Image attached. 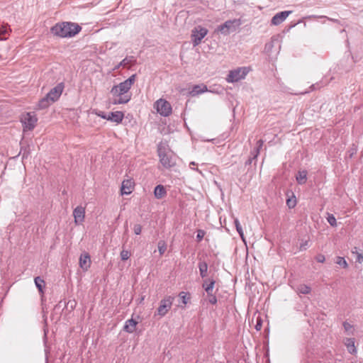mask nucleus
Returning a JSON list of instances; mask_svg holds the SVG:
<instances>
[{
	"label": "nucleus",
	"instance_id": "obj_3",
	"mask_svg": "<svg viewBox=\"0 0 363 363\" xmlns=\"http://www.w3.org/2000/svg\"><path fill=\"white\" fill-rule=\"evenodd\" d=\"M242 23L240 18H234L226 21L224 23L219 25L216 29V32H219L224 35H229L235 32Z\"/></svg>",
	"mask_w": 363,
	"mask_h": 363
},
{
	"label": "nucleus",
	"instance_id": "obj_46",
	"mask_svg": "<svg viewBox=\"0 0 363 363\" xmlns=\"http://www.w3.org/2000/svg\"><path fill=\"white\" fill-rule=\"evenodd\" d=\"M262 326V320L260 318H257V323H256V325H255V329H256L257 331H259V330H261Z\"/></svg>",
	"mask_w": 363,
	"mask_h": 363
},
{
	"label": "nucleus",
	"instance_id": "obj_40",
	"mask_svg": "<svg viewBox=\"0 0 363 363\" xmlns=\"http://www.w3.org/2000/svg\"><path fill=\"white\" fill-rule=\"evenodd\" d=\"M133 230L135 235H140L142 232V226L140 224H135Z\"/></svg>",
	"mask_w": 363,
	"mask_h": 363
},
{
	"label": "nucleus",
	"instance_id": "obj_49",
	"mask_svg": "<svg viewBox=\"0 0 363 363\" xmlns=\"http://www.w3.org/2000/svg\"><path fill=\"white\" fill-rule=\"evenodd\" d=\"M249 312H250V301L248 302L247 307V314L249 313Z\"/></svg>",
	"mask_w": 363,
	"mask_h": 363
},
{
	"label": "nucleus",
	"instance_id": "obj_36",
	"mask_svg": "<svg viewBox=\"0 0 363 363\" xmlns=\"http://www.w3.org/2000/svg\"><path fill=\"white\" fill-rule=\"evenodd\" d=\"M326 18L330 21H332V22H334V23H340L339 20H337V19L329 18V17H327V16H310L306 17V18Z\"/></svg>",
	"mask_w": 363,
	"mask_h": 363
},
{
	"label": "nucleus",
	"instance_id": "obj_35",
	"mask_svg": "<svg viewBox=\"0 0 363 363\" xmlns=\"http://www.w3.org/2000/svg\"><path fill=\"white\" fill-rule=\"evenodd\" d=\"M336 263L337 264L342 266L345 269L348 267V264H347L346 260L343 257H337V260Z\"/></svg>",
	"mask_w": 363,
	"mask_h": 363
},
{
	"label": "nucleus",
	"instance_id": "obj_42",
	"mask_svg": "<svg viewBox=\"0 0 363 363\" xmlns=\"http://www.w3.org/2000/svg\"><path fill=\"white\" fill-rule=\"evenodd\" d=\"M342 325H343V328H344L345 332H349L353 328V326L347 321L343 322Z\"/></svg>",
	"mask_w": 363,
	"mask_h": 363
},
{
	"label": "nucleus",
	"instance_id": "obj_48",
	"mask_svg": "<svg viewBox=\"0 0 363 363\" xmlns=\"http://www.w3.org/2000/svg\"><path fill=\"white\" fill-rule=\"evenodd\" d=\"M307 245H308V242L306 241L304 244H302V245H301V249H304V250H306V246H307Z\"/></svg>",
	"mask_w": 363,
	"mask_h": 363
},
{
	"label": "nucleus",
	"instance_id": "obj_30",
	"mask_svg": "<svg viewBox=\"0 0 363 363\" xmlns=\"http://www.w3.org/2000/svg\"><path fill=\"white\" fill-rule=\"evenodd\" d=\"M135 62V60L134 59V57H133V56L129 57H125L121 62L120 66L126 67L128 65H131V64L134 63Z\"/></svg>",
	"mask_w": 363,
	"mask_h": 363
},
{
	"label": "nucleus",
	"instance_id": "obj_8",
	"mask_svg": "<svg viewBox=\"0 0 363 363\" xmlns=\"http://www.w3.org/2000/svg\"><path fill=\"white\" fill-rule=\"evenodd\" d=\"M157 111L163 116H169L172 113V106L165 99H160L155 104Z\"/></svg>",
	"mask_w": 363,
	"mask_h": 363
},
{
	"label": "nucleus",
	"instance_id": "obj_15",
	"mask_svg": "<svg viewBox=\"0 0 363 363\" xmlns=\"http://www.w3.org/2000/svg\"><path fill=\"white\" fill-rule=\"evenodd\" d=\"M124 118V113L122 111H115L111 112L108 115L107 120L111 121L112 122H115L116 123H120L122 122Z\"/></svg>",
	"mask_w": 363,
	"mask_h": 363
},
{
	"label": "nucleus",
	"instance_id": "obj_11",
	"mask_svg": "<svg viewBox=\"0 0 363 363\" xmlns=\"http://www.w3.org/2000/svg\"><path fill=\"white\" fill-rule=\"evenodd\" d=\"M135 74L131 75L128 79L123 81V82H121L119 84L116 85L121 91H123V93H126L127 94H130L129 93V90L130 89L132 85L134 84L135 81Z\"/></svg>",
	"mask_w": 363,
	"mask_h": 363
},
{
	"label": "nucleus",
	"instance_id": "obj_25",
	"mask_svg": "<svg viewBox=\"0 0 363 363\" xmlns=\"http://www.w3.org/2000/svg\"><path fill=\"white\" fill-rule=\"evenodd\" d=\"M35 284L38 289L39 292L43 294L44 293L45 281L40 277H36L34 279Z\"/></svg>",
	"mask_w": 363,
	"mask_h": 363
},
{
	"label": "nucleus",
	"instance_id": "obj_10",
	"mask_svg": "<svg viewBox=\"0 0 363 363\" xmlns=\"http://www.w3.org/2000/svg\"><path fill=\"white\" fill-rule=\"evenodd\" d=\"M64 89L63 83L58 84L56 86L51 89L50 91L46 94L47 98L53 103L58 100Z\"/></svg>",
	"mask_w": 363,
	"mask_h": 363
},
{
	"label": "nucleus",
	"instance_id": "obj_12",
	"mask_svg": "<svg viewBox=\"0 0 363 363\" xmlns=\"http://www.w3.org/2000/svg\"><path fill=\"white\" fill-rule=\"evenodd\" d=\"M73 216L76 225L82 224L84 220L85 208L82 206H77L73 211Z\"/></svg>",
	"mask_w": 363,
	"mask_h": 363
},
{
	"label": "nucleus",
	"instance_id": "obj_22",
	"mask_svg": "<svg viewBox=\"0 0 363 363\" xmlns=\"http://www.w3.org/2000/svg\"><path fill=\"white\" fill-rule=\"evenodd\" d=\"M167 194L165 188L162 184H158L154 190V195L156 199H161Z\"/></svg>",
	"mask_w": 363,
	"mask_h": 363
},
{
	"label": "nucleus",
	"instance_id": "obj_31",
	"mask_svg": "<svg viewBox=\"0 0 363 363\" xmlns=\"http://www.w3.org/2000/svg\"><path fill=\"white\" fill-rule=\"evenodd\" d=\"M158 250H159L160 255H162L165 252V251L167 250V245H166V243L163 240L159 241Z\"/></svg>",
	"mask_w": 363,
	"mask_h": 363
},
{
	"label": "nucleus",
	"instance_id": "obj_43",
	"mask_svg": "<svg viewBox=\"0 0 363 363\" xmlns=\"http://www.w3.org/2000/svg\"><path fill=\"white\" fill-rule=\"evenodd\" d=\"M235 225L238 233L243 232L242 226L238 219L235 220Z\"/></svg>",
	"mask_w": 363,
	"mask_h": 363
},
{
	"label": "nucleus",
	"instance_id": "obj_24",
	"mask_svg": "<svg viewBox=\"0 0 363 363\" xmlns=\"http://www.w3.org/2000/svg\"><path fill=\"white\" fill-rule=\"evenodd\" d=\"M296 181L299 184H304L307 180V171H299L296 175Z\"/></svg>",
	"mask_w": 363,
	"mask_h": 363
},
{
	"label": "nucleus",
	"instance_id": "obj_53",
	"mask_svg": "<svg viewBox=\"0 0 363 363\" xmlns=\"http://www.w3.org/2000/svg\"><path fill=\"white\" fill-rule=\"evenodd\" d=\"M308 91L302 92L301 94H307Z\"/></svg>",
	"mask_w": 363,
	"mask_h": 363
},
{
	"label": "nucleus",
	"instance_id": "obj_29",
	"mask_svg": "<svg viewBox=\"0 0 363 363\" xmlns=\"http://www.w3.org/2000/svg\"><path fill=\"white\" fill-rule=\"evenodd\" d=\"M262 146H263V140H259L257 142L256 147L255 148V155L253 156V159H255L258 156V155L259 154V151L262 149ZM252 160V158H251V161Z\"/></svg>",
	"mask_w": 363,
	"mask_h": 363
},
{
	"label": "nucleus",
	"instance_id": "obj_20",
	"mask_svg": "<svg viewBox=\"0 0 363 363\" xmlns=\"http://www.w3.org/2000/svg\"><path fill=\"white\" fill-rule=\"evenodd\" d=\"M199 274L202 279L206 278L208 276V264L206 261L200 259L198 263Z\"/></svg>",
	"mask_w": 363,
	"mask_h": 363
},
{
	"label": "nucleus",
	"instance_id": "obj_4",
	"mask_svg": "<svg viewBox=\"0 0 363 363\" xmlns=\"http://www.w3.org/2000/svg\"><path fill=\"white\" fill-rule=\"evenodd\" d=\"M110 93L113 96L111 103L114 105L127 104L131 99V94L121 91L117 86H113Z\"/></svg>",
	"mask_w": 363,
	"mask_h": 363
},
{
	"label": "nucleus",
	"instance_id": "obj_52",
	"mask_svg": "<svg viewBox=\"0 0 363 363\" xmlns=\"http://www.w3.org/2000/svg\"><path fill=\"white\" fill-rule=\"evenodd\" d=\"M190 164L194 165L195 162H192L190 163Z\"/></svg>",
	"mask_w": 363,
	"mask_h": 363
},
{
	"label": "nucleus",
	"instance_id": "obj_39",
	"mask_svg": "<svg viewBox=\"0 0 363 363\" xmlns=\"http://www.w3.org/2000/svg\"><path fill=\"white\" fill-rule=\"evenodd\" d=\"M208 296V301L211 304H216L217 303V298L216 296L213 294H207Z\"/></svg>",
	"mask_w": 363,
	"mask_h": 363
},
{
	"label": "nucleus",
	"instance_id": "obj_21",
	"mask_svg": "<svg viewBox=\"0 0 363 363\" xmlns=\"http://www.w3.org/2000/svg\"><path fill=\"white\" fill-rule=\"evenodd\" d=\"M208 91V88L206 85L201 84V85H194L191 89V91L189 92V94L192 96H195L196 95H199L200 94H203L204 92H206Z\"/></svg>",
	"mask_w": 363,
	"mask_h": 363
},
{
	"label": "nucleus",
	"instance_id": "obj_51",
	"mask_svg": "<svg viewBox=\"0 0 363 363\" xmlns=\"http://www.w3.org/2000/svg\"><path fill=\"white\" fill-rule=\"evenodd\" d=\"M311 89H315V84H313V85L311 86Z\"/></svg>",
	"mask_w": 363,
	"mask_h": 363
},
{
	"label": "nucleus",
	"instance_id": "obj_23",
	"mask_svg": "<svg viewBox=\"0 0 363 363\" xmlns=\"http://www.w3.org/2000/svg\"><path fill=\"white\" fill-rule=\"evenodd\" d=\"M345 344L347 348L348 352L350 354L356 353L357 350H356V347L354 345V338H347Z\"/></svg>",
	"mask_w": 363,
	"mask_h": 363
},
{
	"label": "nucleus",
	"instance_id": "obj_33",
	"mask_svg": "<svg viewBox=\"0 0 363 363\" xmlns=\"http://www.w3.org/2000/svg\"><path fill=\"white\" fill-rule=\"evenodd\" d=\"M327 220L331 226L335 227L337 225L336 218L333 214H328Z\"/></svg>",
	"mask_w": 363,
	"mask_h": 363
},
{
	"label": "nucleus",
	"instance_id": "obj_16",
	"mask_svg": "<svg viewBox=\"0 0 363 363\" xmlns=\"http://www.w3.org/2000/svg\"><path fill=\"white\" fill-rule=\"evenodd\" d=\"M133 189V182L130 179L124 180L122 182L121 188V194H130L132 192Z\"/></svg>",
	"mask_w": 363,
	"mask_h": 363
},
{
	"label": "nucleus",
	"instance_id": "obj_34",
	"mask_svg": "<svg viewBox=\"0 0 363 363\" xmlns=\"http://www.w3.org/2000/svg\"><path fill=\"white\" fill-rule=\"evenodd\" d=\"M130 252L128 250H123L121 252V258L123 261H125L129 259Z\"/></svg>",
	"mask_w": 363,
	"mask_h": 363
},
{
	"label": "nucleus",
	"instance_id": "obj_13",
	"mask_svg": "<svg viewBox=\"0 0 363 363\" xmlns=\"http://www.w3.org/2000/svg\"><path fill=\"white\" fill-rule=\"evenodd\" d=\"M291 13L292 11H284L277 13L272 17L271 23L274 26L281 24Z\"/></svg>",
	"mask_w": 363,
	"mask_h": 363
},
{
	"label": "nucleus",
	"instance_id": "obj_32",
	"mask_svg": "<svg viewBox=\"0 0 363 363\" xmlns=\"http://www.w3.org/2000/svg\"><path fill=\"white\" fill-rule=\"evenodd\" d=\"M196 233H197L196 241L198 242H200L203 240V237L205 236L206 232L203 230L199 229V230H197Z\"/></svg>",
	"mask_w": 363,
	"mask_h": 363
},
{
	"label": "nucleus",
	"instance_id": "obj_47",
	"mask_svg": "<svg viewBox=\"0 0 363 363\" xmlns=\"http://www.w3.org/2000/svg\"><path fill=\"white\" fill-rule=\"evenodd\" d=\"M96 114L98 116L107 120L108 116L104 111L96 112Z\"/></svg>",
	"mask_w": 363,
	"mask_h": 363
},
{
	"label": "nucleus",
	"instance_id": "obj_27",
	"mask_svg": "<svg viewBox=\"0 0 363 363\" xmlns=\"http://www.w3.org/2000/svg\"><path fill=\"white\" fill-rule=\"evenodd\" d=\"M311 291V287L305 284H301L297 288V291L302 294H308Z\"/></svg>",
	"mask_w": 363,
	"mask_h": 363
},
{
	"label": "nucleus",
	"instance_id": "obj_6",
	"mask_svg": "<svg viewBox=\"0 0 363 363\" xmlns=\"http://www.w3.org/2000/svg\"><path fill=\"white\" fill-rule=\"evenodd\" d=\"M208 30L207 28L201 26H196L191 34V42L194 46L199 45L202 39L207 35Z\"/></svg>",
	"mask_w": 363,
	"mask_h": 363
},
{
	"label": "nucleus",
	"instance_id": "obj_9",
	"mask_svg": "<svg viewBox=\"0 0 363 363\" xmlns=\"http://www.w3.org/2000/svg\"><path fill=\"white\" fill-rule=\"evenodd\" d=\"M38 119L35 114L27 113L21 118V122L23 125V130H32L36 125Z\"/></svg>",
	"mask_w": 363,
	"mask_h": 363
},
{
	"label": "nucleus",
	"instance_id": "obj_50",
	"mask_svg": "<svg viewBox=\"0 0 363 363\" xmlns=\"http://www.w3.org/2000/svg\"><path fill=\"white\" fill-rule=\"evenodd\" d=\"M250 164V158L245 161V164Z\"/></svg>",
	"mask_w": 363,
	"mask_h": 363
},
{
	"label": "nucleus",
	"instance_id": "obj_45",
	"mask_svg": "<svg viewBox=\"0 0 363 363\" xmlns=\"http://www.w3.org/2000/svg\"><path fill=\"white\" fill-rule=\"evenodd\" d=\"M352 253H354V252H352ZM357 255L356 262L359 263H362L363 262V255L362 253H359L357 252H355Z\"/></svg>",
	"mask_w": 363,
	"mask_h": 363
},
{
	"label": "nucleus",
	"instance_id": "obj_37",
	"mask_svg": "<svg viewBox=\"0 0 363 363\" xmlns=\"http://www.w3.org/2000/svg\"><path fill=\"white\" fill-rule=\"evenodd\" d=\"M286 205L288 206V207H289V208H294V207H295V206L296 205V199H295V198H294V199H293V198H291V199H288L286 200Z\"/></svg>",
	"mask_w": 363,
	"mask_h": 363
},
{
	"label": "nucleus",
	"instance_id": "obj_2",
	"mask_svg": "<svg viewBox=\"0 0 363 363\" xmlns=\"http://www.w3.org/2000/svg\"><path fill=\"white\" fill-rule=\"evenodd\" d=\"M157 151L160 162L164 168L169 169L175 165L176 162L172 153L167 151L166 147L162 143L158 144Z\"/></svg>",
	"mask_w": 363,
	"mask_h": 363
},
{
	"label": "nucleus",
	"instance_id": "obj_14",
	"mask_svg": "<svg viewBox=\"0 0 363 363\" xmlns=\"http://www.w3.org/2000/svg\"><path fill=\"white\" fill-rule=\"evenodd\" d=\"M79 267L86 272L91 266V257L88 252L81 254L79 260Z\"/></svg>",
	"mask_w": 363,
	"mask_h": 363
},
{
	"label": "nucleus",
	"instance_id": "obj_38",
	"mask_svg": "<svg viewBox=\"0 0 363 363\" xmlns=\"http://www.w3.org/2000/svg\"><path fill=\"white\" fill-rule=\"evenodd\" d=\"M179 296L182 298V303L184 304H186L188 300L189 299V296H187V294L182 291L179 294Z\"/></svg>",
	"mask_w": 363,
	"mask_h": 363
},
{
	"label": "nucleus",
	"instance_id": "obj_18",
	"mask_svg": "<svg viewBox=\"0 0 363 363\" xmlns=\"http://www.w3.org/2000/svg\"><path fill=\"white\" fill-rule=\"evenodd\" d=\"M216 281L213 278H208L203 281L202 284L203 288L205 289L207 294H211L214 288Z\"/></svg>",
	"mask_w": 363,
	"mask_h": 363
},
{
	"label": "nucleus",
	"instance_id": "obj_19",
	"mask_svg": "<svg viewBox=\"0 0 363 363\" xmlns=\"http://www.w3.org/2000/svg\"><path fill=\"white\" fill-rule=\"evenodd\" d=\"M137 324H138V322L135 320H134L133 318L128 319L125 323L123 330H124V331H125L128 333H133L136 329Z\"/></svg>",
	"mask_w": 363,
	"mask_h": 363
},
{
	"label": "nucleus",
	"instance_id": "obj_26",
	"mask_svg": "<svg viewBox=\"0 0 363 363\" xmlns=\"http://www.w3.org/2000/svg\"><path fill=\"white\" fill-rule=\"evenodd\" d=\"M52 103L53 102L50 101V99L48 98H47V96H45V97H43L42 99H40L39 101L38 106L39 109H44V108H48V106H50V104Z\"/></svg>",
	"mask_w": 363,
	"mask_h": 363
},
{
	"label": "nucleus",
	"instance_id": "obj_41",
	"mask_svg": "<svg viewBox=\"0 0 363 363\" xmlns=\"http://www.w3.org/2000/svg\"><path fill=\"white\" fill-rule=\"evenodd\" d=\"M240 238H242L243 242L245 243V247H246V261L247 260V257H248V247H247V242H246V240L245 238V236H244V233L242 232V233H239Z\"/></svg>",
	"mask_w": 363,
	"mask_h": 363
},
{
	"label": "nucleus",
	"instance_id": "obj_17",
	"mask_svg": "<svg viewBox=\"0 0 363 363\" xmlns=\"http://www.w3.org/2000/svg\"><path fill=\"white\" fill-rule=\"evenodd\" d=\"M278 43L277 40L276 39H272L271 41L268 42L265 44L264 46V51L267 54L269 55H272L273 53L275 52V54L279 52V50L280 48V45H279L278 48L275 50V51L273 50L274 48V44Z\"/></svg>",
	"mask_w": 363,
	"mask_h": 363
},
{
	"label": "nucleus",
	"instance_id": "obj_7",
	"mask_svg": "<svg viewBox=\"0 0 363 363\" xmlns=\"http://www.w3.org/2000/svg\"><path fill=\"white\" fill-rule=\"evenodd\" d=\"M174 301V297L169 296L160 301L159 307L157 310V313L155 315H158L160 317L164 316L168 311L171 309L172 303Z\"/></svg>",
	"mask_w": 363,
	"mask_h": 363
},
{
	"label": "nucleus",
	"instance_id": "obj_5",
	"mask_svg": "<svg viewBox=\"0 0 363 363\" xmlns=\"http://www.w3.org/2000/svg\"><path fill=\"white\" fill-rule=\"evenodd\" d=\"M250 71V67H242L230 70L226 77V81L229 83L237 82L244 79Z\"/></svg>",
	"mask_w": 363,
	"mask_h": 363
},
{
	"label": "nucleus",
	"instance_id": "obj_28",
	"mask_svg": "<svg viewBox=\"0 0 363 363\" xmlns=\"http://www.w3.org/2000/svg\"><path fill=\"white\" fill-rule=\"evenodd\" d=\"M9 28L7 26L0 25V40H4L6 39L5 35L9 33Z\"/></svg>",
	"mask_w": 363,
	"mask_h": 363
},
{
	"label": "nucleus",
	"instance_id": "obj_1",
	"mask_svg": "<svg viewBox=\"0 0 363 363\" xmlns=\"http://www.w3.org/2000/svg\"><path fill=\"white\" fill-rule=\"evenodd\" d=\"M82 30V27L72 22L57 23L53 26L50 31L51 33L60 38H72L79 33Z\"/></svg>",
	"mask_w": 363,
	"mask_h": 363
},
{
	"label": "nucleus",
	"instance_id": "obj_44",
	"mask_svg": "<svg viewBox=\"0 0 363 363\" xmlns=\"http://www.w3.org/2000/svg\"><path fill=\"white\" fill-rule=\"evenodd\" d=\"M315 260L318 262H320V263H323L325 260V256L322 254H318L316 257H315Z\"/></svg>",
	"mask_w": 363,
	"mask_h": 363
}]
</instances>
